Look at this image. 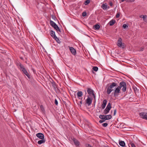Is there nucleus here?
Returning a JSON list of instances; mask_svg holds the SVG:
<instances>
[{"label":"nucleus","mask_w":147,"mask_h":147,"mask_svg":"<svg viewBox=\"0 0 147 147\" xmlns=\"http://www.w3.org/2000/svg\"><path fill=\"white\" fill-rule=\"evenodd\" d=\"M122 88V90L123 92L126 91L127 85L126 83L124 82H121L119 83V86L115 88L113 93V96L115 97L118 96L121 92V89Z\"/></svg>","instance_id":"f257e3e1"},{"label":"nucleus","mask_w":147,"mask_h":147,"mask_svg":"<svg viewBox=\"0 0 147 147\" xmlns=\"http://www.w3.org/2000/svg\"><path fill=\"white\" fill-rule=\"evenodd\" d=\"M18 66L20 67V71H22L28 78L30 79V76L24 66L20 63L18 64Z\"/></svg>","instance_id":"f03ea898"},{"label":"nucleus","mask_w":147,"mask_h":147,"mask_svg":"<svg viewBox=\"0 0 147 147\" xmlns=\"http://www.w3.org/2000/svg\"><path fill=\"white\" fill-rule=\"evenodd\" d=\"M117 84L115 82H113L108 87L107 92L108 94H109L113 91V88L117 86Z\"/></svg>","instance_id":"7ed1b4c3"},{"label":"nucleus","mask_w":147,"mask_h":147,"mask_svg":"<svg viewBox=\"0 0 147 147\" xmlns=\"http://www.w3.org/2000/svg\"><path fill=\"white\" fill-rule=\"evenodd\" d=\"M111 108V104L110 102H109L106 109H105L104 111V113L105 114H107L110 110Z\"/></svg>","instance_id":"20e7f679"},{"label":"nucleus","mask_w":147,"mask_h":147,"mask_svg":"<svg viewBox=\"0 0 147 147\" xmlns=\"http://www.w3.org/2000/svg\"><path fill=\"white\" fill-rule=\"evenodd\" d=\"M122 40L121 38H119L117 42V45L120 47L123 48L125 47V46L124 43H122Z\"/></svg>","instance_id":"39448f33"},{"label":"nucleus","mask_w":147,"mask_h":147,"mask_svg":"<svg viewBox=\"0 0 147 147\" xmlns=\"http://www.w3.org/2000/svg\"><path fill=\"white\" fill-rule=\"evenodd\" d=\"M87 92L88 94L90 95H92L94 98H95V96L94 93V91L91 88H87Z\"/></svg>","instance_id":"423d86ee"},{"label":"nucleus","mask_w":147,"mask_h":147,"mask_svg":"<svg viewBox=\"0 0 147 147\" xmlns=\"http://www.w3.org/2000/svg\"><path fill=\"white\" fill-rule=\"evenodd\" d=\"M140 117L143 119L147 120V113L142 112L139 113Z\"/></svg>","instance_id":"0eeeda50"},{"label":"nucleus","mask_w":147,"mask_h":147,"mask_svg":"<svg viewBox=\"0 0 147 147\" xmlns=\"http://www.w3.org/2000/svg\"><path fill=\"white\" fill-rule=\"evenodd\" d=\"M69 48L72 54L74 55H76V50L73 47H69Z\"/></svg>","instance_id":"6e6552de"},{"label":"nucleus","mask_w":147,"mask_h":147,"mask_svg":"<svg viewBox=\"0 0 147 147\" xmlns=\"http://www.w3.org/2000/svg\"><path fill=\"white\" fill-rule=\"evenodd\" d=\"M36 136L41 139H44V136L43 134L41 133H37L36 134Z\"/></svg>","instance_id":"1a4fd4ad"},{"label":"nucleus","mask_w":147,"mask_h":147,"mask_svg":"<svg viewBox=\"0 0 147 147\" xmlns=\"http://www.w3.org/2000/svg\"><path fill=\"white\" fill-rule=\"evenodd\" d=\"M92 99H91L89 96L88 97V98H87L86 102V103L88 105V106L91 105L92 103Z\"/></svg>","instance_id":"9d476101"},{"label":"nucleus","mask_w":147,"mask_h":147,"mask_svg":"<svg viewBox=\"0 0 147 147\" xmlns=\"http://www.w3.org/2000/svg\"><path fill=\"white\" fill-rule=\"evenodd\" d=\"M72 140L73 141L76 146H78L80 145V142L76 138H72Z\"/></svg>","instance_id":"9b49d317"},{"label":"nucleus","mask_w":147,"mask_h":147,"mask_svg":"<svg viewBox=\"0 0 147 147\" xmlns=\"http://www.w3.org/2000/svg\"><path fill=\"white\" fill-rule=\"evenodd\" d=\"M107 102V101L106 99H105L103 100V102L101 105L102 109H104L105 108Z\"/></svg>","instance_id":"f8f14e48"},{"label":"nucleus","mask_w":147,"mask_h":147,"mask_svg":"<svg viewBox=\"0 0 147 147\" xmlns=\"http://www.w3.org/2000/svg\"><path fill=\"white\" fill-rule=\"evenodd\" d=\"M83 95V93L81 91L78 92L77 93V95L78 98L82 100V98H81V97Z\"/></svg>","instance_id":"ddd939ff"},{"label":"nucleus","mask_w":147,"mask_h":147,"mask_svg":"<svg viewBox=\"0 0 147 147\" xmlns=\"http://www.w3.org/2000/svg\"><path fill=\"white\" fill-rule=\"evenodd\" d=\"M101 7L103 10H107V8H109V6L107 7V5L106 3H103L101 6Z\"/></svg>","instance_id":"4468645a"},{"label":"nucleus","mask_w":147,"mask_h":147,"mask_svg":"<svg viewBox=\"0 0 147 147\" xmlns=\"http://www.w3.org/2000/svg\"><path fill=\"white\" fill-rule=\"evenodd\" d=\"M140 17L141 18H143L144 21L147 22V17L146 15H141L140 16Z\"/></svg>","instance_id":"2eb2a0df"},{"label":"nucleus","mask_w":147,"mask_h":147,"mask_svg":"<svg viewBox=\"0 0 147 147\" xmlns=\"http://www.w3.org/2000/svg\"><path fill=\"white\" fill-rule=\"evenodd\" d=\"M52 27H53L57 32H61L60 30L59 29V28L56 24H55L54 26H53Z\"/></svg>","instance_id":"dca6fc26"},{"label":"nucleus","mask_w":147,"mask_h":147,"mask_svg":"<svg viewBox=\"0 0 147 147\" xmlns=\"http://www.w3.org/2000/svg\"><path fill=\"white\" fill-rule=\"evenodd\" d=\"M52 27H53L57 32H61L60 30L59 29V28L56 24H55L54 26H53Z\"/></svg>","instance_id":"f3484780"},{"label":"nucleus","mask_w":147,"mask_h":147,"mask_svg":"<svg viewBox=\"0 0 147 147\" xmlns=\"http://www.w3.org/2000/svg\"><path fill=\"white\" fill-rule=\"evenodd\" d=\"M50 34L51 36L53 38H55V37H56V36L55 34V32L51 30L50 32Z\"/></svg>","instance_id":"a211bd4d"},{"label":"nucleus","mask_w":147,"mask_h":147,"mask_svg":"<svg viewBox=\"0 0 147 147\" xmlns=\"http://www.w3.org/2000/svg\"><path fill=\"white\" fill-rule=\"evenodd\" d=\"M112 118L111 115H105V120H108Z\"/></svg>","instance_id":"6ab92c4d"},{"label":"nucleus","mask_w":147,"mask_h":147,"mask_svg":"<svg viewBox=\"0 0 147 147\" xmlns=\"http://www.w3.org/2000/svg\"><path fill=\"white\" fill-rule=\"evenodd\" d=\"M115 22V20H111L109 22V24L110 26H113Z\"/></svg>","instance_id":"aec40b11"},{"label":"nucleus","mask_w":147,"mask_h":147,"mask_svg":"<svg viewBox=\"0 0 147 147\" xmlns=\"http://www.w3.org/2000/svg\"><path fill=\"white\" fill-rule=\"evenodd\" d=\"M45 140L44 139H41V140L38 141V143L39 144H42L45 143Z\"/></svg>","instance_id":"412c9836"},{"label":"nucleus","mask_w":147,"mask_h":147,"mask_svg":"<svg viewBox=\"0 0 147 147\" xmlns=\"http://www.w3.org/2000/svg\"><path fill=\"white\" fill-rule=\"evenodd\" d=\"M119 145L121 146L124 147L125 145V142L123 141H121L119 142Z\"/></svg>","instance_id":"4be33fe9"},{"label":"nucleus","mask_w":147,"mask_h":147,"mask_svg":"<svg viewBox=\"0 0 147 147\" xmlns=\"http://www.w3.org/2000/svg\"><path fill=\"white\" fill-rule=\"evenodd\" d=\"M95 30H98L100 28V25L98 24H96L94 26Z\"/></svg>","instance_id":"5701e85b"},{"label":"nucleus","mask_w":147,"mask_h":147,"mask_svg":"<svg viewBox=\"0 0 147 147\" xmlns=\"http://www.w3.org/2000/svg\"><path fill=\"white\" fill-rule=\"evenodd\" d=\"M52 84L53 86L55 88V89L57 88V89H58L57 85H56V84L55 82H53L52 83Z\"/></svg>","instance_id":"b1692460"},{"label":"nucleus","mask_w":147,"mask_h":147,"mask_svg":"<svg viewBox=\"0 0 147 147\" xmlns=\"http://www.w3.org/2000/svg\"><path fill=\"white\" fill-rule=\"evenodd\" d=\"M50 23L51 25L52 26H54L55 24H56V23L55 22H54L52 20H50Z\"/></svg>","instance_id":"393cba45"},{"label":"nucleus","mask_w":147,"mask_h":147,"mask_svg":"<svg viewBox=\"0 0 147 147\" xmlns=\"http://www.w3.org/2000/svg\"><path fill=\"white\" fill-rule=\"evenodd\" d=\"M90 0H87L85 1L84 4L85 5H86L90 3Z\"/></svg>","instance_id":"a878e982"},{"label":"nucleus","mask_w":147,"mask_h":147,"mask_svg":"<svg viewBox=\"0 0 147 147\" xmlns=\"http://www.w3.org/2000/svg\"><path fill=\"white\" fill-rule=\"evenodd\" d=\"M95 71H97L98 69V68L97 67H94L92 68Z\"/></svg>","instance_id":"bb28decb"},{"label":"nucleus","mask_w":147,"mask_h":147,"mask_svg":"<svg viewBox=\"0 0 147 147\" xmlns=\"http://www.w3.org/2000/svg\"><path fill=\"white\" fill-rule=\"evenodd\" d=\"M99 117L100 119H105V115H100L99 116Z\"/></svg>","instance_id":"cd10ccee"},{"label":"nucleus","mask_w":147,"mask_h":147,"mask_svg":"<svg viewBox=\"0 0 147 147\" xmlns=\"http://www.w3.org/2000/svg\"><path fill=\"white\" fill-rule=\"evenodd\" d=\"M54 39H55V40L58 43H59L60 42V40H59V38H58L57 37V36H56V37H55V38H54Z\"/></svg>","instance_id":"c85d7f7f"},{"label":"nucleus","mask_w":147,"mask_h":147,"mask_svg":"<svg viewBox=\"0 0 147 147\" xmlns=\"http://www.w3.org/2000/svg\"><path fill=\"white\" fill-rule=\"evenodd\" d=\"M102 125L104 127H106L108 125V124L107 123H104L102 124Z\"/></svg>","instance_id":"c756f323"},{"label":"nucleus","mask_w":147,"mask_h":147,"mask_svg":"<svg viewBox=\"0 0 147 147\" xmlns=\"http://www.w3.org/2000/svg\"><path fill=\"white\" fill-rule=\"evenodd\" d=\"M130 144L131 147H136L135 144L132 142H131Z\"/></svg>","instance_id":"7c9ffc66"},{"label":"nucleus","mask_w":147,"mask_h":147,"mask_svg":"<svg viewBox=\"0 0 147 147\" xmlns=\"http://www.w3.org/2000/svg\"><path fill=\"white\" fill-rule=\"evenodd\" d=\"M86 12H83L82 13V16H83V17H85V16H86Z\"/></svg>","instance_id":"2f4dec72"},{"label":"nucleus","mask_w":147,"mask_h":147,"mask_svg":"<svg viewBox=\"0 0 147 147\" xmlns=\"http://www.w3.org/2000/svg\"><path fill=\"white\" fill-rule=\"evenodd\" d=\"M144 50V47H141L140 48L139 51H143Z\"/></svg>","instance_id":"473e14b6"},{"label":"nucleus","mask_w":147,"mask_h":147,"mask_svg":"<svg viewBox=\"0 0 147 147\" xmlns=\"http://www.w3.org/2000/svg\"><path fill=\"white\" fill-rule=\"evenodd\" d=\"M127 26H128L127 25L125 24H123V27L124 28H126V27H127Z\"/></svg>","instance_id":"72a5a7b5"},{"label":"nucleus","mask_w":147,"mask_h":147,"mask_svg":"<svg viewBox=\"0 0 147 147\" xmlns=\"http://www.w3.org/2000/svg\"><path fill=\"white\" fill-rule=\"evenodd\" d=\"M105 121V120L104 119V120H100L99 121V123H102L103 122H104Z\"/></svg>","instance_id":"f704fd0d"},{"label":"nucleus","mask_w":147,"mask_h":147,"mask_svg":"<svg viewBox=\"0 0 147 147\" xmlns=\"http://www.w3.org/2000/svg\"><path fill=\"white\" fill-rule=\"evenodd\" d=\"M55 104L56 105H57L58 104V102L57 100L56 99H55Z\"/></svg>","instance_id":"c9c22d12"},{"label":"nucleus","mask_w":147,"mask_h":147,"mask_svg":"<svg viewBox=\"0 0 147 147\" xmlns=\"http://www.w3.org/2000/svg\"><path fill=\"white\" fill-rule=\"evenodd\" d=\"M86 147H92L89 144H86Z\"/></svg>","instance_id":"e433bc0d"},{"label":"nucleus","mask_w":147,"mask_h":147,"mask_svg":"<svg viewBox=\"0 0 147 147\" xmlns=\"http://www.w3.org/2000/svg\"><path fill=\"white\" fill-rule=\"evenodd\" d=\"M134 89L135 91H138V90L136 87H134Z\"/></svg>","instance_id":"4c0bfd02"},{"label":"nucleus","mask_w":147,"mask_h":147,"mask_svg":"<svg viewBox=\"0 0 147 147\" xmlns=\"http://www.w3.org/2000/svg\"><path fill=\"white\" fill-rule=\"evenodd\" d=\"M109 4L111 6H113V4L111 1L109 2Z\"/></svg>","instance_id":"58836bf2"},{"label":"nucleus","mask_w":147,"mask_h":147,"mask_svg":"<svg viewBox=\"0 0 147 147\" xmlns=\"http://www.w3.org/2000/svg\"><path fill=\"white\" fill-rule=\"evenodd\" d=\"M120 14L119 13H117L116 15V17L118 18L119 17Z\"/></svg>","instance_id":"ea45409f"},{"label":"nucleus","mask_w":147,"mask_h":147,"mask_svg":"<svg viewBox=\"0 0 147 147\" xmlns=\"http://www.w3.org/2000/svg\"><path fill=\"white\" fill-rule=\"evenodd\" d=\"M135 0H128V1L130 2H134Z\"/></svg>","instance_id":"a19ab883"},{"label":"nucleus","mask_w":147,"mask_h":147,"mask_svg":"<svg viewBox=\"0 0 147 147\" xmlns=\"http://www.w3.org/2000/svg\"><path fill=\"white\" fill-rule=\"evenodd\" d=\"M116 113V109H115L114 110V115H115V114Z\"/></svg>","instance_id":"79ce46f5"},{"label":"nucleus","mask_w":147,"mask_h":147,"mask_svg":"<svg viewBox=\"0 0 147 147\" xmlns=\"http://www.w3.org/2000/svg\"><path fill=\"white\" fill-rule=\"evenodd\" d=\"M80 103L81 104H82V101H80Z\"/></svg>","instance_id":"37998d69"}]
</instances>
